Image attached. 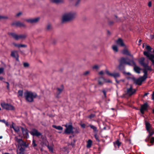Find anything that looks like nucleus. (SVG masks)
I'll list each match as a JSON object with an SVG mask.
<instances>
[{
	"label": "nucleus",
	"instance_id": "nucleus-1",
	"mask_svg": "<svg viewBox=\"0 0 154 154\" xmlns=\"http://www.w3.org/2000/svg\"><path fill=\"white\" fill-rule=\"evenodd\" d=\"M15 141L18 143V147L17 149V154H24L25 153V148H23V146L25 148L28 147V144L23 141L21 139H18L17 137L15 138Z\"/></svg>",
	"mask_w": 154,
	"mask_h": 154
},
{
	"label": "nucleus",
	"instance_id": "nucleus-2",
	"mask_svg": "<svg viewBox=\"0 0 154 154\" xmlns=\"http://www.w3.org/2000/svg\"><path fill=\"white\" fill-rule=\"evenodd\" d=\"M76 13L73 11L67 12L64 13L62 17L63 23L69 21L73 20L76 16Z\"/></svg>",
	"mask_w": 154,
	"mask_h": 154
},
{
	"label": "nucleus",
	"instance_id": "nucleus-3",
	"mask_svg": "<svg viewBox=\"0 0 154 154\" xmlns=\"http://www.w3.org/2000/svg\"><path fill=\"white\" fill-rule=\"evenodd\" d=\"M37 96L36 94L30 91H26L24 93V96L26 100L29 102H32L33 99Z\"/></svg>",
	"mask_w": 154,
	"mask_h": 154
},
{
	"label": "nucleus",
	"instance_id": "nucleus-4",
	"mask_svg": "<svg viewBox=\"0 0 154 154\" xmlns=\"http://www.w3.org/2000/svg\"><path fill=\"white\" fill-rule=\"evenodd\" d=\"M8 35L17 40L19 39H24L27 37V35L26 34L18 35L14 32H9L8 33Z\"/></svg>",
	"mask_w": 154,
	"mask_h": 154
},
{
	"label": "nucleus",
	"instance_id": "nucleus-5",
	"mask_svg": "<svg viewBox=\"0 0 154 154\" xmlns=\"http://www.w3.org/2000/svg\"><path fill=\"white\" fill-rule=\"evenodd\" d=\"M144 73L143 76L138 79H136L134 78H133V80L136 84L141 85L142 82L146 80L147 78V72L146 70H144Z\"/></svg>",
	"mask_w": 154,
	"mask_h": 154
},
{
	"label": "nucleus",
	"instance_id": "nucleus-6",
	"mask_svg": "<svg viewBox=\"0 0 154 154\" xmlns=\"http://www.w3.org/2000/svg\"><path fill=\"white\" fill-rule=\"evenodd\" d=\"M1 105L3 109L6 110H14L15 109L13 106L4 102L1 103Z\"/></svg>",
	"mask_w": 154,
	"mask_h": 154
},
{
	"label": "nucleus",
	"instance_id": "nucleus-7",
	"mask_svg": "<svg viewBox=\"0 0 154 154\" xmlns=\"http://www.w3.org/2000/svg\"><path fill=\"white\" fill-rule=\"evenodd\" d=\"M143 54L152 62V64L154 65V55L151 54L148 51H144Z\"/></svg>",
	"mask_w": 154,
	"mask_h": 154
},
{
	"label": "nucleus",
	"instance_id": "nucleus-8",
	"mask_svg": "<svg viewBox=\"0 0 154 154\" xmlns=\"http://www.w3.org/2000/svg\"><path fill=\"white\" fill-rule=\"evenodd\" d=\"M24 20L27 23H30L31 24H35L37 23L38 21V18H29L25 19Z\"/></svg>",
	"mask_w": 154,
	"mask_h": 154
},
{
	"label": "nucleus",
	"instance_id": "nucleus-9",
	"mask_svg": "<svg viewBox=\"0 0 154 154\" xmlns=\"http://www.w3.org/2000/svg\"><path fill=\"white\" fill-rule=\"evenodd\" d=\"M117 45L121 47H123L125 48H126L127 46L125 45L123 40L121 38H119L116 42Z\"/></svg>",
	"mask_w": 154,
	"mask_h": 154
},
{
	"label": "nucleus",
	"instance_id": "nucleus-10",
	"mask_svg": "<svg viewBox=\"0 0 154 154\" xmlns=\"http://www.w3.org/2000/svg\"><path fill=\"white\" fill-rule=\"evenodd\" d=\"M11 25L12 26H14L23 27L24 28H25L26 27V24L19 21L14 22L12 23Z\"/></svg>",
	"mask_w": 154,
	"mask_h": 154
},
{
	"label": "nucleus",
	"instance_id": "nucleus-11",
	"mask_svg": "<svg viewBox=\"0 0 154 154\" xmlns=\"http://www.w3.org/2000/svg\"><path fill=\"white\" fill-rule=\"evenodd\" d=\"M40 138V141L41 143L42 144V145L43 146H47L48 145V142L46 140V139L45 136H43L41 135V134L39 133V138Z\"/></svg>",
	"mask_w": 154,
	"mask_h": 154
},
{
	"label": "nucleus",
	"instance_id": "nucleus-12",
	"mask_svg": "<svg viewBox=\"0 0 154 154\" xmlns=\"http://www.w3.org/2000/svg\"><path fill=\"white\" fill-rule=\"evenodd\" d=\"M64 126L66 128L65 131V133L69 134L73 132V127L71 125H64Z\"/></svg>",
	"mask_w": 154,
	"mask_h": 154
},
{
	"label": "nucleus",
	"instance_id": "nucleus-13",
	"mask_svg": "<svg viewBox=\"0 0 154 154\" xmlns=\"http://www.w3.org/2000/svg\"><path fill=\"white\" fill-rule=\"evenodd\" d=\"M22 132L23 135L25 138H28L29 137V131L26 129H24L23 127H20Z\"/></svg>",
	"mask_w": 154,
	"mask_h": 154
},
{
	"label": "nucleus",
	"instance_id": "nucleus-14",
	"mask_svg": "<svg viewBox=\"0 0 154 154\" xmlns=\"http://www.w3.org/2000/svg\"><path fill=\"white\" fill-rule=\"evenodd\" d=\"M136 91V90L134 89H133L132 88V87L131 86L130 87L128 88L127 90V94L131 95L134 94Z\"/></svg>",
	"mask_w": 154,
	"mask_h": 154
},
{
	"label": "nucleus",
	"instance_id": "nucleus-15",
	"mask_svg": "<svg viewBox=\"0 0 154 154\" xmlns=\"http://www.w3.org/2000/svg\"><path fill=\"white\" fill-rule=\"evenodd\" d=\"M21 127H19L18 126L16 125L15 124L13 123L11 128H13L14 131L15 132L18 133L20 131V129H21Z\"/></svg>",
	"mask_w": 154,
	"mask_h": 154
},
{
	"label": "nucleus",
	"instance_id": "nucleus-16",
	"mask_svg": "<svg viewBox=\"0 0 154 154\" xmlns=\"http://www.w3.org/2000/svg\"><path fill=\"white\" fill-rule=\"evenodd\" d=\"M13 44L14 47L18 48H26L27 47L26 45L21 44H18L15 43H13Z\"/></svg>",
	"mask_w": 154,
	"mask_h": 154
},
{
	"label": "nucleus",
	"instance_id": "nucleus-17",
	"mask_svg": "<svg viewBox=\"0 0 154 154\" xmlns=\"http://www.w3.org/2000/svg\"><path fill=\"white\" fill-rule=\"evenodd\" d=\"M145 60V58L143 57H142L139 59V62L143 66H147V63L144 62Z\"/></svg>",
	"mask_w": 154,
	"mask_h": 154
},
{
	"label": "nucleus",
	"instance_id": "nucleus-18",
	"mask_svg": "<svg viewBox=\"0 0 154 154\" xmlns=\"http://www.w3.org/2000/svg\"><path fill=\"white\" fill-rule=\"evenodd\" d=\"M147 106V104L146 103H145L141 106L140 111L142 114H143L144 113V111L146 110Z\"/></svg>",
	"mask_w": 154,
	"mask_h": 154
},
{
	"label": "nucleus",
	"instance_id": "nucleus-19",
	"mask_svg": "<svg viewBox=\"0 0 154 154\" xmlns=\"http://www.w3.org/2000/svg\"><path fill=\"white\" fill-rule=\"evenodd\" d=\"M112 77H113L114 78H115L116 79V82L118 83L119 82V81H118L116 79L117 78H119L120 77V75L118 72H114L112 73Z\"/></svg>",
	"mask_w": 154,
	"mask_h": 154
},
{
	"label": "nucleus",
	"instance_id": "nucleus-20",
	"mask_svg": "<svg viewBox=\"0 0 154 154\" xmlns=\"http://www.w3.org/2000/svg\"><path fill=\"white\" fill-rule=\"evenodd\" d=\"M11 55L12 57L16 58V60H18L19 56L17 51H12Z\"/></svg>",
	"mask_w": 154,
	"mask_h": 154
},
{
	"label": "nucleus",
	"instance_id": "nucleus-21",
	"mask_svg": "<svg viewBox=\"0 0 154 154\" xmlns=\"http://www.w3.org/2000/svg\"><path fill=\"white\" fill-rule=\"evenodd\" d=\"M52 2L55 3L57 4L62 3L64 2V0H49Z\"/></svg>",
	"mask_w": 154,
	"mask_h": 154
},
{
	"label": "nucleus",
	"instance_id": "nucleus-22",
	"mask_svg": "<svg viewBox=\"0 0 154 154\" xmlns=\"http://www.w3.org/2000/svg\"><path fill=\"white\" fill-rule=\"evenodd\" d=\"M105 81V79H104L102 77L100 78L99 79L98 81V84L100 85H102L104 83Z\"/></svg>",
	"mask_w": 154,
	"mask_h": 154
},
{
	"label": "nucleus",
	"instance_id": "nucleus-23",
	"mask_svg": "<svg viewBox=\"0 0 154 154\" xmlns=\"http://www.w3.org/2000/svg\"><path fill=\"white\" fill-rule=\"evenodd\" d=\"M140 69V68L139 66L135 65L134 67V70L136 72L139 73Z\"/></svg>",
	"mask_w": 154,
	"mask_h": 154
},
{
	"label": "nucleus",
	"instance_id": "nucleus-24",
	"mask_svg": "<svg viewBox=\"0 0 154 154\" xmlns=\"http://www.w3.org/2000/svg\"><path fill=\"white\" fill-rule=\"evenodd\" d=\"M128 60L127 58H121V62L122 63L127 64L128 65H130V64L129 63L127 62V61Z\"/></svg>",
	"mask_w": 154,
	"mask_h": 154
},
{
	"label": "nucleus",
	"instance_id": "nucleus-25",
	"mask_svg": "<svg viewBox=\"0 0 154 154\" xmlns=\"http://www.w3.org/2000/svg\"><path fill=\"white\" fill-rule=\"evenodd\" d=\"M112 48L115 52H117L119 50L118 46L116 45H113L112 46Z\"/></svg>",
	"mask_w": 154,
	"mask_h": 154
},
{
	"label": "nucleus",
	"instance_id": "nucleus-26",
	"mask_svg": "<svg viewBox=\"0 0 154 154\" xmlns=\"http://www.w3.org/2000/svg\"><path fill=\"white\" fill-rule=\"evenodd\" d=\"M30 133L33 135H36L38 136V131L35 129L32 130L30 131Z\"/></svg>",
	"mask_w": 154,
	"mask_h": 154
},
{
	"label": "nucleus",
	"instance_id": "nucleus-27",
	"mask_svg": "<svg viewBox=\"0 0 154 154\" xmlns=\"http://www.w3.org/2000/svg\"><path fill=\"white\" fill-rule=\"evenodd\" d=\"M147 65L146 66H143L145 68L143 69V72H144V70H146L147 72V71L148 70H151V67L149 66H148V61H147Z\"/></svg>",
	"mask_w": 154,
	"mask_h": 154
},
{
	"label": "nucleus",
	"instance_id": "nucleus-28",
	"mask_svg": "<svg viewBox=\"0 0 154 154\" xmlns=\"http://www.w3.org/2000/svg\"><path fill=\"white\" fill-rule=\"evenodd\" d=\"M92 144V141L91 140H89L87 142V147L88 148H90Z\"/></svg>",
	"mask_w": 154,
	"mask_h": 154
},
{
	"label": "nucleus",
	"instance_id": "nucleus-29",
	"mask_svg": "<svg viewBox=\"0 0 154 154\" xmlns=\"http://www.w3.org/2000/svg\"><path fill=\"white\" fill-rule=\"evenodd\" d=\"M61 151L63 152L64 154H67L69 152L68 149L66 148L62 149Z\"/></svg>",
	"mask_w": 154,
	"mask_h": 154
},
{
	"label": "nucleus",
	"instance_id": "nucleus-30",
	"mask_svg": "<svg viewBox=\"0 0 154 154\" xmlns=\"http://www.w3.org/2000/svg\"><path fill=\"white\" fill-rule=\"evenodd\" d=\"M122 53L131 56L130 52L126 49H124L122 51Z\"/></svg>",
	"mask_w": 154,
	"mask_h": 154
},
{
	"label": "nucleus",
	"instance_id": "nucleus-31",
	"mask_svg": "<svg viewBox=\"0 0 154 154\" xmlns=\"http://www.w3.org/2000/svg\"><path fill=\"white\" fill-rule=\"evenodd\" d=\"M146 126V130L149 131V130L150 128L151 127V125L148 122H146L145 123Z\"/></svg>",
	"mask_w": 154,
	"mask_h": 154
},
{
	"label": "nucleus",
	"instance_id": "nucleus-32",
	"mask_svg": "<svg viewBox=\"0 0 154 154\" xmlns=\"http://www.w3.org/2000/svg\"><path fill=\"white\" fill-rule=\"evenodd\" d=\"M53 127L59 130H62L63 129V128L60 126H57L55 125H53Z\"/></svg>",
	"mask_w": 154,
	"mask_h": 154
},
{
	"label": "nucleus",
	"instance_id": "nucleus-33",
	"mask_svg": "<svg viewBox=\"0 0 154 154\" xmlns=\"http://www.w3.org/2000/svg\"><path fill=\"white\" fill-rule=\"evenodd\" d=\"M100 66L98 65H95L92 66L93 69H98L100 67Z\"/></svg>",
	"mask_w": 154,
	"mask_h": 154
},
{
	"label": "nucleus",
	"instance_id": "nucleus-34",
	"mask_svg": "<svg viewBox=\"0 0 154 154\" xmlns=\"http://www.w3.org/2000/svg\"><path fill=\"white\" fill-rule=\"evenodd\" d=\"M114 145L116 147L117 146L119 147L121 145V143L118 140H117L115 143H114Z\"/></svg>",
	"mask_w": 154,
	"mask_h": 154
},
{
	"label": "nucleus",
	"instance_id": "nucleus-35",
	"mask_svg": "<svg viewBox=\"0 0 154 154\" xmlns=\"http://www.w3.org/2000/svg\"><path fill=\"white\" fill-rule=\"evenodd\" d=\"M48 149H49L50 151L52 152H53V146H49V145L48 146Z\"/></svg>",
	"mask_w": 154,
	"mask_h": 154
},
{
	"label": "nucleus",
	"instance_id": "nucleus-36",
	"mask_svg": "<svg viewBox=\"0 0 154 154\" xmlns=\"http://www.w3.org/2000/svg\"><path fill=\"white\" fill-rule=\"evenodd\" d=\"M89 126L94 131H97V128L95 126L92 125H90Z\"/></svg>",
	"mask_w": 154,
	"mask_h": 154
},
{
	"label": "nucleus",
	"instance_id": "nucleus-37",
	"mask_svg": "<svg viewBox=\"0 0 154 154\" xmlns=\"http://www.w3.org/2000/svg\"><path fill=\"white\" fill-rule=\"evenodd\" d=\"M8 19L9 17L7 16H1V19L6 20Z\"/></svg>",
	"mask_w": 154,
	"mask_h": 154
},
{
	"label": "nucleus",
	"instance_id": "nucleus-38",
	"mask_svg": "<svg viewBox=\"0 0 154 154\" xmlns=\"http://www.w3.org/2000/svg\"><path fill=\"white\" fill-rule=\"evenodd\" d=\"M5 74L4 69L3 68H0V74Z\"/></svg>",
	"mask_w": 154,
	"mask_h": 154
},
{
	"label": "nucleus",
	"instance_id": "nucleus-39",
	"mask_svg": "<svg viewBox=\"0 0 154 154\" xmlns=\"http://www.w3.org/2000/svg\"><path fill=\"white\" fill-rule=\"evenodd\" d=\"M23 66L25 68H28L29 66V65L28 63H23Z\"/></svg>",
	"mask_w": 154,
	"mask_h": 154
},
{
	"label": "nucleus",
	"instance_id": "nucleus-40",
	"mask_svg": "<svg viewBox=\"0 0 154 154\" xmlns=\"http://www.w3.org/2000/svg\"><path fill=\"white\" fill-rule=\"evenodd\" d=\"M23 93L22 91H19L18 92V97H22L23 95Z\"/></svg>",
	"mask_w": 154,
	"mask_h": 154
},
{
	"label": "nucleus",
	"instance_id": "nucleus-41",
	"mask_svg": "<svg viewBox=\"0 0 154 154\" xmlns=\"http://www.w3.org/2000/svg\"><path fill=\"white\" fill-rule=\"evenodd\" d=\"M22 14V13L21 12H19V13H17L15 17H18L20 16H21Z\"/></svg>",
	"mask_w": 154,
	"mask_h": 154
},
{
	"label": "nucleus",
	"instance_id": "nucleus-42",
	"mask_svg": "<svg viewBox=\"0 0 154 154\" xmlns=\"http://www.w3.org/2000/svg\"><path fill=\"white\" fill-rule=\"evenodd\" d=\"M106 73L108 75L111 76H112V73H111L108 70L106 71Z\"/></svg>",
	"mask_w": 154,
	"mask_h": 154
},
{
	"label": "nucleus",
	"instance_id": "nucleus-43",
	"mask_svg": "<svg viewBox=\"0 0 154 154\" xmlns=\"http://www.w3.org/2000/svg\"><path fill=\"white\" fill-rule=\"evenodd\" d=\"M146 46V49L148 51H150L151 50V48L149 46L147 45L146 44H145Z\"/></svg>",
	"mask_w": 154,
	"mask_h": 154
},
{
	"label": "nucleus",
	"instance_id": "nucleus-44",
	"mask_svg": "<svg viewBox=\"0 0 154 154\" xmlns=\"http://www.w3.org/2000/svg\"><path fill=\"white\" fill-rule=\"evenodd\" d=\"M90 73V71H86L84 72L83 73V75H88Z\"/></svg>",
	"mask_w": 154,
	"mask_h": 154
},
{
	"label": "nucleus",
	"instance_id": "nucleus-45",
	"mask_svg": "<svg viewBox=\"0 0 154 154\" xmlns=\"http://www.w3.org/2000/svg\"><path fill=\"white\" fill-rule=\"evenodd\" d=\"M81 0H76L75 2V5H78L80 2Z\"/></svg>",
	"mask_w": 154,
	"mask_h": 154
},
{
	"label": "nucleus",
	"instance_id": "nucleus-46",
	"mask_svg": "<svg viewBox=\"0 0 154 154\" xmlns=\"http://www.w3.org/2000/svg\"><path fill=\"white\" fill-rule=\"evenodd\" d=\"M63 89V88H57V91L59 93L61 92L62 91Z\"/></svg>",
	"mask_w": 154,
	"mask_h": 154
},
{
	"label": "nucleus",
	"instance_id": "nucleus-47",
	"mask_svg": "<svg viewBox=\"0 0 154 154\" xmlns=\"http://www.w3.org/2000/svg\"><path fill=\"white\" fill-rule=\"evenodd\" d=\"M52 28L51 25L50 24H48L47 26V28L48 29H50Z\"/></svg>",
	"mask_w": 154,
	"mask_h": 154
},
{
	"label": "nucleus",
	"instance_id": "nucleus-48",
	"mask_svg": "<svg viewBox=\"0 0 154 154\" xmlns=\"http://www.w3.org/2000/svg\"><path fill=\"white\" fill-rule=\"evenodd\" d=\"M32 145L34 147H35L37 146V145L36 144L35 140H33Z\"/></svg>",
	"mask_w": 154,
	"mask_h": 154
},
{
	"label": "nucleus",
	"instance_id": "nucleus-49",
	"mask_svg": "<svg viewBox=\"0 0 154 154\" xmlns=\"http://www.w3.org/2000/svg\"><path fill=\"white\" fill-rule=\"evenodd\" d=\"M154 142V138L152 137L151 138V139L150 140V142L152 143H153Z\"/></svg>",
	"mask_w": 154,
	"mask_h": 154
},
{
	"label": "nucleus",
	"instance_id": "nucleus-50",
	"mask_svg": "<svg viewBox=\"0 0 154 154\" xmlns=\"http://www.w3.org/2000/svg\"><path fill=\"white\" fill-rule=\"evenodd\" d=\"M111 81L109 80V79H106L104 83H107V82H111Z\"/></svg>",
	"mask_w": 154,
	"mask_h": 154
},
{
	"label": "nucleus",
	"instance_id": "nucleus-51",
	"mask_svg": "<svg viewBox=\"0 0 154 154\" xmlns=\"http://www.w3.org/2000/svg\"><path fill=\"white\" fill-rule=\"evenodd\" d=\"M94 137H95V138H96V140H99V139H98V136H97V134H95L94 135Z\"/></svg>",
	"mask_w": 154,
	"mask_h": 154
},
{
	"label": "nucleus",
	"instance_id": "nucleus-52",
	"mask_svg": "<svg viewBox=\"0 0 154 154\" xmlns=\"http://www.w3.org/2000/svg\"><path fill=\"white\" fill-rule=\"evenodd\" d=\"M81 125L82 127L83 128H85V125L84 124H81Z\"/></svg>",
	"mask_w": 154,
	"mask_h": 154
},
{
	"label": "nucleus",
	"instance_id": "nucleus-53",
	"mask_svg": "<svg viewBox=\"0 0 154 154\" xmlns=\"http://www.w3.org/2000/svg\"><path fill=\"white\" fill-rule=\"evenodd\" d=\"M99 74L100 75H103L104 74V72L103 71H101L99 72Z\"/></svg>",
	"mask_w": 154,
	"mask_h": 154
},
{
	"label": "nucleus",
	"instance_id": "nucleus-54",
	"mask_svg": "<svg viewBox=\"0 0 154 154\" xmlns=\"http://www.w3.org/2000/svg\"><path fill=\"white\" fill-rule=\"evenodd\" d=\"M148 131L149 133V136H151L153 134V133L152 132H151L150 131H149H149Z\"/></svg>",
	"mask_w": 154,
	"mask_h": 154
},
{
	"label": "nucleus",
	"instance_id": "nucleus-55",
	"mask_svg": "<svg viewBox=\"0 0 154 154\" xmlns=\"http://www.w3.org/2000/svg\"><path fill=\"white\" fill-rule=\"evenodd\" d=\"M94 116V115L93 114H91V115H90V116H89V118L91 119V118H92V117H93Z\"/></svg>",
	"mask_w": 154,
	"mask_h": 154
},
{
	"label": "nucleus",
	"instance_id": "nucleus-56",
	"mask_svg": "<svg viewBox=\"0 0 154 154\" xmlns=\"http://www.w3.org/2000/svg\"><path fill=\"white\" fill-rule=\"evenodd\" d=\"M5 82L6 84H7V88L8 89L9 88V83L8 82Z\"/></svg>",
	"mask_w": 154,
	"mask_h": 154
},
{
	"label": "nucleus",
	"instance_id": "nucleus-57",
	"mask_svg": "<svg viewBox=\"0 0 154 154\" xmlns=\"http://www.w3.org/2000/svg\"><path fill=\"white\" fill-rule=\"evenodd\" d=\"M115 17H116V18L117 19L116 20V21L117 22H118V21H119L120 20V19H117V16H115Z\"/></svg>",
	"mask_w": 154,
	"mask_h": 154
},
{
	"label": "nucleus",
	"instance_id": "nucleus-58",
	"mask_svg": "<svg viewBox=\"0 0 154 154\" xmlns=\"http://www.w3.org/2000/svg\"><path fill=\"white\" fill-rule=\"evenodd\" d=\"M124 73L125 74H126L128 75H131V74L129 72L126 73L125 72H124Z\"/></svg>",
	"mask_w": 154,
	"mask_h": 154
},
{
	"label": "nucleus",
	"instance_id": "nucleus-59",
	"mask_svg": "<svg viewBox=\"0 0 154 154\" xmlns=\"http://www.w3.org/2000/svg\"><path fill=\"white\" fill-rule=\"evenodd\" d=\"M148 6L149 7H150L152 6V4L150 2H149L148 3Z\"/></svg>",
	"mask_w": 154,
	"mask_h": 154
},
{
	"label": "nucleus",
	"instance_id": "nucleus-60",
	"mask_svg": "<svg viewBox=\"0 0 154 154\" xmlns=\"http://www.w3.org/2000/svg\"><path fill=\"white\" fill-rule=\"evenodd\" d=\"M150 38L152 39H153V38H154V35H150Z\"/></svg>",
	"mask_w": 154,
	"mask_h": 154
},
{
	"label": "nucleus",
	"instance_id": "nucleus-61",
	"mask_svg": "<svg viewBox=\"0 0 154 154\" xmlns=\"http://www.w3.org/2000/svg\"><path fill=\"white\" fill-rule=\"evenodd\" d=\"M0 122H2L4 123H5V120H0Z\"/></svg>",
	"mask_w": 154,
	"mask_h": 154
},
{
	"label": "nucleus",
	"instance_id": "nucleus-62",
	"mask_svg": "<svg viewBox=\"0 0 154 154\" xmlns=\"http://www.w3.org/2000/svg\"><path fill=\"white\" fill-rule=\"evenodd\" d=\"M4 79V78L2 76H0V80H2Z\"/></svg>",
	"mask_w": 154,
	"mask_h": 154
},
{
	"label": "nucleus",
	"instance_id": "nucleus-63",
	"mask_svg": "<svg viewBox=\"0 0 154 154\" xmlns=\"http://www.w3.org/2000/svg\"><path fill=\"white\" fill-rule=\"evenodd\" d=\"M152 99L154 100V92L153 93L152 95Z\"/></svg>",
	"mask_w": 154,
	"mask_h": 154
},
{
	"label": "nucleus",
	"instance_id": "nucleus-64",
	"mask_svg": "<svg viewBox=\"0 0 154 154\" xmlns=\"http://www.w3.org/2000/svg\"><path fill=\"white\" fill-rule=\"evenodd\" d=\"M5 124L6 125H7V126H8V123L7 122H5Z\"/></svg>",
	"mask_w": 154,
	"mask_h": 154
}]
</instances>
